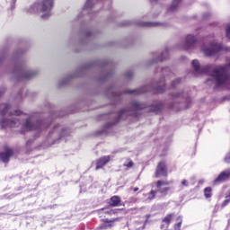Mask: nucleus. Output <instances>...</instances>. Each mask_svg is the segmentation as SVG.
Returning <instances> with one entry per match:
<instances>
[{"label":"nucleus","instance_id":"f257e3e1","mask_svg":"<svg viewBox=\"0 0 230 230\" xmlns=\"http://www.w3.org/2000/svg\"><path fill=\"white\" fill-rule=\"evenodd\" d=\"M4 109L0 111L2 119H0V127L2 128H11L15 127H20L22 124V128L23 130H44L49 127V122L48 120L37 119L33 116L28 117V115L23 114L21 111H12V107L10 104H3Z\"/></svg>","mask_w":230,"mask_h":230},{"label":"nucleus","instance_id":"f03ea898","mask_svg":"<svg viewBox=\"0 0 230 230\" xmlns=\"http://www.w3.org/2000/svg\"><path fill=\"white\" fill-rule=\"evenodd\" d=\"M192 67L197 75H208L210 78L207 80V85L214 89H230V77L228 71L230 69V59L225 66L215 67L213 65L200 66L199 60H192Z\"/></svg>","mask_w":230,"mask_h":230},{"label":"nucleus","instance_id":"7ed1b4c3","mask_svg":"<svg viewBox=\"0 0 230 230\" xmlns=\"http://www.w3.org/2000/svg\"><path fill=\"white\" fill-rule=\"evenodd\" d=\"M53 6H55V0H39L31 7V13H35L36 12H40L41 19H49L53 13Z\"/></svg>","mask_w":230,"mask_h":230},{"label":"nucleus","instance_id":"20e7f679","mask_svg":"<svg viewBox=\"0 0 230 230\" xmlns=\"http://www.w3.org/2000/svg\"><path fill=\"white\" fill-rule=\"evenodd\" d=\"M14 60L13 75H16L18 80H30L39 75L38 70H28L18 58H14Z\"/></svg>","mask_w":230,"mask_h":230},{"label":"nucleus","instance_id":"39448f33","mask_svg":"<svg viewBox=\"0 0 230 230\" xmlns=\"http://www.w3.org/2000/svg\"><path fill=\"white\" fill-rule=\"evenodd\" d=\"M201 51L206 57H213L220 51H230L229 47H224V45L217 42L216 40H208L201 47Z\"/></svg>","mask_w":230,"mask_h":230},{"label":"nucleus","instance_id":"423d86ee","mask_svg":"<svg viewBox=\"0 0 230 230\" xmlns=\"http://www.w3.org/2000/svg\"><path fill=\"white\" fill-rule=\"evenodd\" d=\"M197 44V38L193 35H188L183 44L180 47V49H193Z\"/></svg>","mask_w":230,"mask_h":230},{"label":"nucleus","instance_id":"0eeeda50","mask_svg":"<svg viewBox=\"0 0 230 230\" xmlns=\"http://www.w3.org/2000/svg\"><path fill=\"white\" fill-rule=\"evenodd\" d=\"M168 168L166 163L160 162L156 167L155 177H167Z\"/></svg>","mask_w":230,"mask_h":230},{"label":"nucleus","instance_id":"6e6552de","mask_svg":"<svg viewBox=\"0 0 230 230\" xmlns=\"http://www.w3.org/2000/svg\"><path fill=\"white\" fill-rule=\"evenodd\" d=\"M58 132H60L59 133L60 137H66V136H69L70 134L69 129H63L60 126H56L50 134H56V136H58Z\"/></svg>","mask_w":230,"mask_h":230},{"label":"nucleus","instance_id":"1a4fd4ad","mask_svg":"<svg viewBox=\"0 0 230 230\" xmlns=\"http://www.w3.org/2000/svg\"><path fill=\"white\" fill-rule=\"evenodd\" d=\"M230 177V169L223 171L215 180L214 182H224Z\"/></svg>","mask_w":230,"mask_h":230},{"label":"nucleus","instance_id":"9d476101","mask_svg":"<svg viewBox=\"0 0 230 230\" xmlns=\"http://www.w3.org/2000/svg\"><path fill=\"white\" fill-rule=\"evenodd\" d=\"M13 155V150L10 148H6L5 152L0 153V159L3 163H8L10 161V157Z\"/></svg>","mask_w":230,"mask_h":230},{"label":"nucleus","instance_id":"9b49d317","mask_svg":"<svg viewBox=\"0 0 230 230\" xmlns=\"http://www.w3.org/2000/svg\"><path fill=\"white\" fill-rule=\"evenodd\" d=\"M150 91H152V88L146 85V86H143L138 90H126L125 93H127L128 94H143V93H148Z\"/></svg>","mask_w":230,"mask_h":230},{"label":"nucleus","instance_id":"f8f14e48","mask_svg":"<svg viewBox=\"0 0 230 230\" xmlns=\"http://www.w3.org/2000/svg\"><path fill=\"white\" fill-rule=\"evenodd\" d=\"M110 161H111L110 155L103 156V157L100 158L97 161L96 170H100V168H103V166H105V164H107V163H109Z\"/></svg>","mask_w":230,"mask_h":230},{"label":"nucleus","instance_id":"ddd939ff","mask_svg":"<svg viewBox=\"0 0 230 230\" xmlns=\"http://www.w3.org/2000/svg\"><path fill=\"white\" fill-rule=\"evenodd\" d=\"M173 214H168L162 221L161 229H168V226L172 223Z\"/></svg>","mask_w":230,"mask_h":230},{"label":"nucleus","instance_id":"4468645a","mask_svg":"<svg viewBox=\"0 0 230 230\" xmlns=\"http://www.w3.org/2000/svg\"><path fill=\"white\" fill-rule=\"evenodd\" d=\"M166 86L164 85V77H162L157 84L154 87L155 93H163Z\"/></svg>","mask_w":230,"mask_h":230},{"label":"nucleus","instance_id":"2eb2a0df","mask_svg":"<svg viewBox=\"0 0 230 230\" xmlns=\"http://www.w3.org/2000/svg\"><path fill=\"white\" fill-rule=\"evenodd\" d=\"M141 109H146V104L137 101L132 102L131 111L136 112V111H141Z\"/></svg>","mask_w":230,"mask_h":230},{"label":"nucleus","instance_id":"dca6fc26","mask_svg":"<svg viewBox=\"0 0 230 230\" xmlns=\"http://www.w3.org/2000/svg\"><path fill=\"white\" fill-rule=\"evenodd\" d=\"M161 75L164 76L165 78H173L175 76V74L172 72V68L170 67H163L161 68Z\"/></svg>","mask_w":230,"mask_h":230},{"label":"nucleus","instance_id":"f3484780","mask_svg":"<svg viewBox=\"0 0 230 230\" xmlns=\"http://www.w3.org/2000/svg\"><path fill=\"white\" fill-rule=\"evenodd\" d=\"M119 204H121L120 197L113 196L111 198L110 206H111V208H118V206H119Z\"/></svg>","mask_w":230,"mask_h":230},{"label":"nucleus","instance_id":"a211bd4d","mask_svg":"<svg viewBox=\"0 0 230 230\" xmlns=\"http://www.w3.org/2000/svg\"><path fill=\"white\" fill-rule=\"evenodd\" d=\"M94 4V0H87L84 7L83 8V13H88L91 8H93V5Z\"/></svg>","mask_w":230,"mask_h":230},{"label":"nucleus","instance_id":"6ab92c4d","mask_svg":"<svg viewBox=\"0 0 230 230\" xmlns=\"http://www.w3.org/2000/svg\"><path fill=\"white\" fill-rule=\"evenodd\" d=\"M168 191H170L169 187H160L157 188L156 194L160 193L161 197H166V195H168Z\"/></svg>","mask_w":230,"mask_h":230},{"label":"nucleus","instance_id":"aec40b11","mask_svg":"<svg viewBox=\"0 0 230 230\" xmlns=\"http://www.w3.org/2000/svg\"><path fill=\"white\" fill-rule=\"evenodd\" d=\"M181 1L182 0H173L172 5L169 7V12H175L177 8L179 7V4H181Z\"/></svg>","mask_w":230,"mask_h":230},{"label":"nucleus","instance_id":"412c9836","mask_svg":"<svg viewBox=\"0 0 230 230\" xmlns=\"http://www.w3.org/2000/svg\"><path fill=\"white\" fill-rule=\"evenodd\" d=\"M161 23L158 22H138L137 23V26H145L146 28H152L154 26H160Z\"/></svg>","mask_w":230,"mask_h":230},{"label":"nucleus","instance_id":"4be33fe9","mask_svg":"<svg viewBox=\"0 0 230 230\" xmlns=\"http://www.w3.org/2000/svg\"><path fill=\"white\" fill-rule=\"evenodd\" d=\"M157 195V191L156 190H151L149 193L146 194V200H154V199H155Z\"/></svg>","mask_w":230,"mask_h":230},{"label":"nucleus","instance_id":"5701e85b","mask_svg":"<svg viewBox=\"0 0 230 230\" xmlns=\"http://www.w3.org/2000/svg\"><path fill=\"white\" fill-rule=\"evenodd\" d=\"M170 51V49L166 48L164 51L162 52L161 56L158 58V60L160 62H163V60H166L168 58V52Z\"/></svg>","mask_w":230,"mask_h":230},{"label":"nucleus","instance_id":"b1692460","mask_svg":"<svg viewBox=\"0 0 230 230\" xmlns=\"http://www.w3.org/2000/svg\"><path fill=\"white\" fill-rule=\"evenodd\" d=\"M211 191H212L211 187H207L204 189V195L206 199H211V197L213 196V193Z\"/></svg>","mask_w":230,"mask_h":230},{"label":"nucleus","instance_id":"393cba45","mask_svg":"<svg viewBox=\"0 0 230 230\" xmlns=\"http://www.w3.org/2000/svg\"><path fill=\"white\" fill-rule=\"evenodd\" d=\"M177 224L174 226V230H181V226H182V217H177Z\"/></svg>","mask_w":230,"mask_h":230},{"label":"nucleus","instance_id":"a878e982","mask_svg":"<svg viewBox=\"0 0 230 230\" xmlns=\"http://www.w3.org/2000/svg\"><path fill=\"white\" fill-rule=\"evenodd\" d=\"M128 113V110H122L119 111V118L116 120V123H118V121H119V119H123V116H125V114Z\"/></svg>","mask_w":230,"mask_h":230},{"label":"nucleus","instance_id":"bb28decb","mask_svg":"<svg viewBox=\"0 0 230 230\" xmlns=\"http://www.w3.org/2000/svg\"><path fill=\"white\" fill-rule=\"evenodd\" d=\"M168 184H170V182L164 181H158L156 182V188H163V186H168Z\"/></svg>","mask_w":230,"mask_h":230},{"label":"nucleus","instance_id":"cd10ccee","mask_svg":"<svg viewBox=\"0 0 230 230\" xmlns=\"http://www.w3.org/2000/svg\"><path fill=\"white\" fill-rule=\"evenodd\" d=\"M179 84H181V78H177V79L173 80L171 84V87L172 89H175V87H177V85H179Z\"/></svg>","mask_w":230,"mask_h":230},{"label":"nucleus","instance_id":"c85d7f7f","mask_svg":"<svg viewBox=\"0 0 230 230\" xmlns=\"http://www.w3.org/2000/svg\"><path fill=\"white\" fill-rule=\"evenodd\" d=\"M230 202V192L229 194L226 196V199H225L222 203V208H226V206H227V204H229Z\"/></svg>","mask_w":230,"mask_h":230},{"label":"nucleus","instance_id":"c756f323","mask_svg":"<svg viewBox=\"0 0 230 230\" xmlns=\"http://www.w3.org/2000/svg\"><path fill=\"white\" fill-rule=\"evenodd\" d=\"M226 39H229L230 40V24H228L226 26Z\"/></svg>","mask_w":230,"mask_h":230},{"label":"nucleus","instance_id":"7c9ffc66","mask_svg":"<svg viewBox=\"0 0 230 230\" xmlns=\"http://www.w3.org/2000/svg\"><path fill=\"white\" fill-rule=\"evenodd\" d=\"M112 226H114V224H112V221H111L108 225L101 226V229H107V227H112Z\"/></svg>","mask_w":230,"mask_h":230},{"label":"nucleus","instance_id":"2f4dec72","mask_svg":"<svg viewBox=\"0 0 230 230\" xmlns=\"http://www.w3.org/2000/svg\"><path fill=\"white\" fill-rule=\"evenodd\" d=\"M124 166H126L127 168H132L134 166V162L130 160L128 164H124Z\"/></svg>","mask_w":230,"mask_h":230},{"label":"nucleus","instance_id":"473e14b6","mask_svg":"<svg viewBox=\"0 0 230 230\" xmlns=\"http://www.w3.org/2000/svg\"><path fill=\"white\" fill-rule=\"evenodd\" d=\"M114 213H116V210H104L105 215H114Z\"/></svg>","mask_w":230,"mask_h":230},{"label":"nucleus","instance_id":"72a5a7b5","mask_svg":"<svg viewBox=\"0 0 230 230\" xmlns=\"http://www.w3.org/2000/svg\"><path fill=\"white\" fill-rule=\"evenodd\" d=\"M172 98H181V96H184V95H182V93H176L172 94Z\"/></svg>","mask_w":230,"mask_h":230},{"label":"nucleus","instance_id":"f704fd0d","mask_svg":"<svg viewBox=\"0 0 230 230\" xmlns=\"http://www.w3.org/2000/svg\"><path fill=\"white\" fill-rule=\"evenodd\" d=\"M133 75H134V73L132 71H128V72L126 73L127 78H132Z\"/></svg>","mask_w":230,"mask_h":230},{"label":"nucleus","instance_id":"c9c22d12","mask_svg":"<svg viewBox=\"0 0 230 230\" xmlns=\"http://www.w3.org/2000/svg\"><path fill=\"white\" fill-rule=\"evenodd\" d=\"M152 112H158V111H161V106H156L155 109L150 110Z\"/></svg>","mask_w":230,"mask_h":230},{"label":"nucleus","instance_id":"e433bc0d","mask_svg":"<svg viewBox=\"0 0 230 230\" xmlns=\"http://www.w3.org/2000/svg\"><path fill=\"white\" fill-rule=\"evenodd\" d=\"M225 163H228V164L230 163V153L226 155Z\"/></svg>","mask_w":230,"mask_h":230},{"label":"nucleus","instance_id":"4c0bfd02","mask_svg":"<svg viewBox=\"0 0 230 230\" xmlns=\"http://www.w3.org/2000/svg\"><path fill=\"white\" fill-rule=\"evenodd\" d=\"M181 186L188 187V186H190V183L186 180H182L181 181Z\"/></svg>","mask_w":230,"mask_h":230},{"label":"nucleus","instance_id":"58836bf2","mask_svg":"<svg viewBox=\"0 0 230 230\" xmlns=\"http://www.w3.org/2000/svg\"><path fill=\"white\" fill-rule=\"evenodd\" d=\"M15 1L16 0H11V10H13V8H15Z\"/></svg>","mask_w":230,"mask_h":230},{"label":"nucleus","instance_id":"ea45409f","mask_svg":"<svg viewBox=\"0 0 230 230\" xmlns=\"http://www.w3.org/2000/svg\"><path fill=\"white\" fill-rule=\"evenodd\" d=\"M4 60V54H3L2 57L0 58V66L1 64H3Z\"/></svg>","mask_w":230,"mask_h":230},{"label":"nucleus","instance_id":"a19ab883","mask_svg":"<svg viewBox=\"0 0 230 230\" xmlns=\"http://www.w3.org/2000/svg\"><path fill=\"white\" fill-rule=\"evenodd\" d=\"M133 191H139V188L137 187L133 188Z\"/></svg>","mask_w":230,"mask_h":230},{"label":"nucleus","instance_id":"79ce46f5","mask_svg":"<svg viewBox=\"0 0 230 230\" xmlns=\"http://www.w3.org/2000/svg\"><path fill=\"white\" fill-rule=\"evenodd\" d=\"M150 1V3H156L157 2V0H149Z\"/></svg>","mask_w":230,"mask_h":230},{"label":"nucleus","instance_id":"37998d69","mask_svg":"<svg viewBox=\"0 0 230 230\" xmlns=\"http://www.w3.org/2000/svg\"><path fill=\"white\" fill-rule=\"evenodd\" d=\"M106 224H111V221L109 219H105Z\"/></svg>","mask_w":230,"mask_h":230},{"label":"nucleus","instance_id":"c03bdc74","mask_svg":"<svg viewBox=\"0 0 230 230\" xmlns=\"http://www.w3.org/2000/svg\"><path fill=\"white\" fill-rule=\"evenodd\" d=\"M90 35H91V33H88V34H87V37H89Z\"/></svg>","mask_w":230,"mask_h":230},{"label":"nucleus","instance_id":"a18cd8bd","mask_svg":"<svg viewBox=\"0 0 230 230\" xmlns=\"http://www.w3.org/2000/svg\"><path fill=\"white\" fill-rule=\"evenodd\" d=\"M114 96H118V94H117V93H114Z\"/></svg>","mask_w":230,"mask_h":230}]
</instances>
